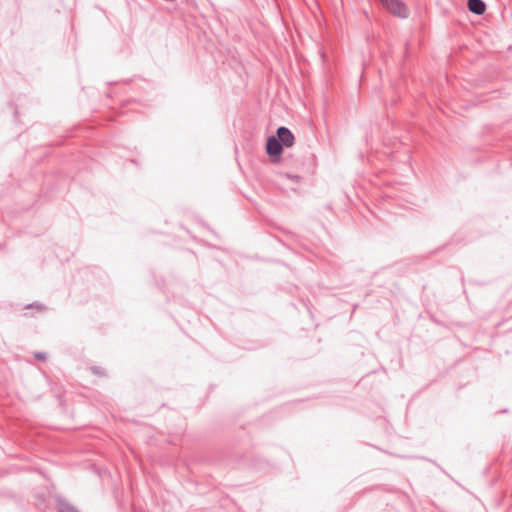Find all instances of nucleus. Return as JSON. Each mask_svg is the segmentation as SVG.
Listing matches in <instances>:
<instances>
[{"mask_svg": "<svg viewBox=\"0 0 512 512\" xmlns=\"http://www.w3.org/2000/svg\"><path fill=\"white\" fill-rule=\"evenodd\" d=\"M282 150V144L275 136L268 137L266 143V152L271 158L272 162L276 163L280 161Z\"/></svg>", "mask_w": 512, "mask_h": 512, "instance_id": "obj_1", "label": "nucleus"}, {"mask_svg": "<svg viewBox=\"0 0 512 512\" xmlns=\"http://www.w3.org/2000/svg\"><path fill=\"white\" fill-rule=\"evenodd\" d=\"M383 6L393 15L398 17H407L408 9L404 3L399 0H381Z\"/></svg>", "mask_w": 512, "mask_h": 512, "instance_id": "obj_2", "label": "nucleus"}, {"mask_svg": "<svg viewBox=\"0 0 512 512\" xmlns=\"http://www.w3.org/2000/svg\"><path fill=\"white\" fill-rule=\"evenodd\" d=\"M282 146L292 147L295 141V137L292 132L286 127H280L277 130V137Z\"/></svg>", "mask_w": 512, "mask_h": 512, "instance_id": "obj_3", "label": "nucleus"}, {"mask_svg": "<svg viewBox=\"0 0 512 512\" xmlns=\"http://www.w3.org/2000/svg\"><path fill=\"white\" fill-rule=\"evenodd\" d=\"M468 8L472 13L482 15L486 10V5L482 0H468Z\"/></svg>", "mask_w": 512, "mask_h": 512, "instance_id": "obj_4", "label": "nucleus"}, {"mask_svg": "<svg viewBox=\"0 0 512 512\" xmlns=\"http://www.w3.org/2000/svg\"><path fill=\"white\" fill-rule=\"evenodd\" d=\"M35 358L38 360H45L47 358V354L41 352L35 353Z\"/></svg>", "mask_w": 512, "mask_h": 512, "instance_id": "obj_5", "label": "nucleus"}, {"mask_svg": "<svg viewBox=\"0 0 512 512\" xmlns=\"http://www.w3.org/2000/svg\"><path fill=\"white\" fill-rule=\"evenodd\" d=\"M60 512H78L77 510H75L74 508L72 507H65L63 508Z\"/></svg>", "mask_w": 512, "mask_h": 512, "instance_id": "obj_6", "label": "nucleus"}]
</instances>
